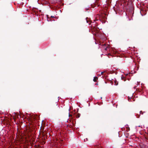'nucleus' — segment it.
<instances>
[{"instance_id": "obj_6", "label": "nucleus", "mask_w": 148, "mask_h": 148, "mask_svg": "<svg viewBox=\"0 0 148 148\" xmlns=\"http://www.w3.org/2000/svg\"><path fill=\"white\" fill-rule=\"evenodd\" d=\"M88 18L87 17L86 18V22L87 23H88V20L87 19Z\"/></svg>"}, {"instance_id": "obj_17", "label": "nucleus", "mask_w": 148, "mask_h": 148, "mask_svg": "<svg viewBox=\"0 0 148 148\" xmlns=\"http://www.w3.org/2000/svg\"><path fill=\"white\" fill-rule=\"evenodd\" d=\"M47 21H49L48 19L47 20Z\"/></svg>"}, {"instance_id": "obj_5", "label": "nucleus", "mask_w": 148, "mask_h": 148, "mask_svg": "<svg viewBox=\"0 0 148 148\" xmlns=\"http://www.w3.org/2000/svg\"><path fill=\"white\" fill-rule=\"evenodd\" d=\"M44 128H43V127H42V126H41V129L43 131L44 130Z\"/></svg>"}, {"instance_id": "obj_2", "label": "nucleus", "mask_w": 148, "mask_h": 148, "mask_svg": "<svg viewBox=\"0 0 148 148\" xmlns=\"http://www.w3.org/2000/svg\"><path fill=\"white\" fill-rule=\"evenodd\" d=\"M95 148H102L101 146H99V145H96L95 146Z\"/></svg>"}, {"instance_id": "obj_3", "label": "nucleus", "mask_w": 148, "mask_h": 148, "mask_svg": "<svg viewBox=\"0 0 148 148\" xmlns=\"http://www.w3.org/2000/svg\"><path fill=\"white\" fill-rule=\"evenodd\" d=\"M80 114H78L76 115V117L77 118H79L80 117Z\"/></svg>"}, {"instance_id": "obj_7", "label": "nucleus", "mask_w": 148, "mask_h": 148, "mask_svg": "<svg viewBox=\"0 0 148 148\" xmlns=\"http://www.w3.org/2000/svg\"><path fill=\"white\" fill-rule=\"evenodd\" d=\"M121 79H122V80H123L125 78V77L124 76H122L121 77Z\"/></svg>"}, {"instance_id": "obj_8", "label": "nucleus", "mask_w": 148, "mask_h": 148, "mask_svg": "<svg viewBox=\"0 0 148 148\" xmlns=\"http://www.w3.org/2000/svg\"><path fill=\"white\" fill-rule=\"evenodd\" d=\"M104 72H104H102L101 73V74L100 75H101L102 74H103V73Z\"/></svg>"}, {"instance_id": "obj_12", "label": "nucleus", "mask_w": 148, "mask_h": 148, "mask_svg": "<svg viewBox=\"0 0 148 148\" xmlns=\"http://www.w3.org/2000/svg\"><path fill=\"white\" fill-rule=\"evenodd\" d=\"M140 13H141V15L143 16V15L141 14V11H140Z\"/></svg>"}, {"instance_id": "obj_13", "label": "nucleus", "mask_w": 148, "mask_h": 148, "mask_svg": "<svg viewBox=\"0 0 148 148\" xmlns=\"http://www.w3.org/2000/svg\"><path fill=\"white\" fill-rule=\"evenodd\" d=\"M51 17H52V18H53V17H54V16H51Z\"/></svg>"}, {"instance_id": "obj_11", "label": "nucleus", "mask_w": 148, "mask_h": 148, "mask_svg": "<svg viewBox=\"0 0 148 148\" xmlns=\"http://www.w3.org/2000/svg\"><path fill=\"white\" fill-rule=\"evenodd\" d=\"M69 116H71V114H69Z\"/></svg>"}, {"instance_id": "obj_16", "label": "nucleus", "mask_w": 148, "mask_h": 148, "mask_svg": "<svg viewBox=\"0 0 148 148\" xmlns=\"http://www.w3.org/2000/svg\"><path fill=\"white\" fill-rule=\"evenodd\" d=\"M95 43L96 44H97V43H96V42H95Z\"/></svg>"}, {"instance_id": "obj_9", "label": "nucleus", "mask_w": 148, "mask_h": 148, "mask_svg": "<svg viewBox=\"0 0 148 148\" xmlns=\"http://www.w3.org/2000/svg\"><path fill=\"white\" fill-rule=\"evenodd\" d=\"M137 115L138 116L137 118H138V117H139V116H140L139 115H138V114H137Z\"/></svg>"}, {"instance_id": "obj_14", "label": "nucleus", "mask_w": 148, "mask_h": 148, "mask_svg": "<svg viewBox=\"0 0 148 148\" xmlns=\"http://www.w3.org/2000/svg\"><path fill=\"white\" fill-rule=\"evenodd\" d=\"M137 66H138V67H137V68L138 69V66H139V65H137Z\"/></svg>"}, {"instance_id": "obj_18", "label": "nucleus", "mask_w": 148, "mask_h": 148, "mask_svg": "<svg viewBox=\"0 0 148 148\" xmlns=\"http://www.w3.org/2000/svg\"><path fill=\"white\" fill-rule=\"evenodd\" d=\"M115 12L116 13V12L115 11Z\"/></svg>"}, {"instance_id": "obj_1", "label": "nucleus", "mask_w": 148, "mask_h": 148, "mask_svg": "<svg viewBox=\"0 0 148 148\" xmlns=\"http://www.w3.org/2000/svg\"><path fill=\"white\" fill-rule=\"evenodd\" d=\"M98 78L97 77H95L93 79V81L95 82H97V80L98 79Z\"/></svg>"}, {"instance_id": "obj_10", "label": "nucleus", "mask_w": 148, "mask_h": 148, "mask_svg": "<svg viewBox=\"0 0 148 148\" xmlns=\"http://www.w3.org/2000/svg\"><path fill=\"white\" fill-rule=\"evenodd\" d=\"M140 114H141L142 113V111H140Z\"/></svg>"}, {"instance_id": "obj_4", "label": "nucleus", "mask_w": 148, "mask_h": 148, "mask_svg": "<svg viewBox=\"0 0 148 148\" xmlns=\"http://www.w3.org/2000/svg\"><path fill=\"white\" fill-rule=\"evenodd\" d=\"M115 84L116 85H117L118 84V82L116 81L115 82Z\"/></svg>"}, {"instance_id": "obj_15", "label": "nucleus", "mask_w": 148, "mask_h": 148, "mask_svg": "<svg viewBox=\"0 0 148 148\" xmlns=\"http://www.w3.org/2000/svg\"><path fill=\"white\" fill-rule=\"evenodd\" d=\"M94 22H95V21H94V22H93V23H94Z\"/></svg>"}]
</instances>
